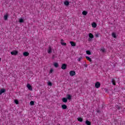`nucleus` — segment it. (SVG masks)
Here are the masks:
<instances>
[{
  "instance_id": "obj_1",
  "label": "nucleus",
  "mask_w": 125,
  "mask_h": 125,
  "mask_svg": "<svg viewBox=\"0 0 125 125\" xmlns=\"http://www.w3.org/2000/svg\"><path fill=\"white\" fill-rule=\"evenodd\" d=\"M11 55H14L15 56H16V55H18V51L17 50H14L12 52H11Z\"/></svg>"
},
{
  "instance_id": "obj_2",
  "label": "nucleus",
  "mask_w": 125,
  "mask_h": 125,
  "mask_svg": "<svg viewBox=\"0 0 125 125\" xmlns=\"http://www.w3.org/2000/svg\"><path fill=\"white\" fill-rule=\"evenodd\" d=\"M88 36L89 37V38L88 39V41L90 42L92 41V39L94 38V36H93V34H92V33H89Z\"/></svg>"
},
{
  "instance_id": "obj_3",
  "label": "nucleus",
  "mask_w": 125,
  "mask_h": 125,
  "mask_svg": "<svg viewBox=\"0 0 125 125\" xmlns=\"http://www.w3.org/2000/svg\"><path fill=\"white\" fill-rule=\"evenodd\" d=\"M69 75L71 77H74V76L76 75V72L74 70H72L69 72Z\"/></svg>"
},
{
  "instance_id": "obj_4",
  "label": "nucleus",
  "mask_w": 125,
  "mask_h": 125,
  "mask_svg": "<svg viewBox=\"0 0 125 125\" xmlns=\"http://www.w3.org/2000/svg\"><path fill=\"white\" fill-rule=\"evenodd\" d=\"M26 87H27L28 89H29V90H30L31 91H33V87H32L31 84H30L29 83L27 84L26 85Z\"/></svg>"
},
{
  "instance_id": "obj_5",
  "label": "nucleus",
  "mask_w": 125,
  "mask_h": 125,
  "mask_svg": "<svg viewBox=\"0 0 125 125\" xmlns=\"http://www.w3.org/2000/svg\"><path fill=\"white\" fill-rule=\"evenodd\" d=\"M100 85H101V84H100V83L97 82L95 84V86L96 88H99L100 87Z\"/></svg>"
},
{
  "instance_id": "obj_6",
  "label": "nucleus",
  "mask_w": 125,
  "mask_h": 125,
  "mask_svg": "<svg viewBox=\"0 0 125 125\" xmlns=\"http://www.w3.org/2000/svg\"><path fill=\"white\" fill-rule=\"evenodd\" d=\"M47 52L48 54H50V53H52V48H51V46H49Z\"/></svg>"
},
{
  "instance_id": "obj_7",
  "label": "nucleus",
  "mask_w": 125,
  "mask_h": 125,
  "mask_svg": "<svg viewBox=\"0 0 125 125\" xmlns=\"http://www.w3.org/2000/svg\"><path fill=\"white\" fill-rule=\"evenodd\" d=\"M71 3V2L69 1H64L63 2V4H64V5H65L66 6H68V5H70V3Z\"/></svg>"
},
{
  "instance_id": "obj_8",
  "label": "nucleus",
  "mask_w": 125,
  "mask_h": 125,
  "mask_svg": "<svg viewBox=\"0 0 125 125\" xmlns=\"http://www.w3.org/2000/svg\"><path fill=\"white\" fill-rule=\"evenodd\" d=\"M67 68V64L66 63H63L62 65V70H66V68Z\"/></svg>"
},
{
  "instance_id": "obj_9",
  "label": "nucleus",
  "mask_w": 125,
  "mask_h": 125,
  "mask_svg": "<svg viewBox=\"0 0 125 125\" xmlns=\"http://www.w3.org/2000/svg\"><path fill=\"white\" fill-rule=\"evenodd\" d=\"M6 90L4 88H2L0 90V95H1L2 93H4Z\"/></svg>"
},
{
  "instance_id": "obj_10",
  "label": "nucleus",
  "mask_w": 125,
  "mask_h": 125,
  "mask_svg": "<svg viewBox=\"0 0 125 125\" xmlns=\"http://www.w3.org/2000/svg\"><path fill=\"white\" fill-rule=\"evenodd\" d=\"M23 55L25 57H27V56H29V55H30V54L29 53V52L25 51L23 52Z\"/></svg>"
},
{
  "instance_id": "obj_11",
  "label": "nucleus",
  "mask_w": 125,
  "mask_h": 125,
  "mask_svg": "<svg viewBox=\"0 0 125 125\" xmlns=\"http://www.w3.org/2000/svg\"><path fill=\"white\" fill-rule=\"evenodd\" d=\"M64 42V40L63 39H61V43L62 45H64V46H66V45H67V43H66L65 42Z\"/></svg>"
},
{
  "instance_id": "obj_12",
  "label": "nucleus",
  "mask_w": 125,
  "mask_h": 125,
  "mask_svg": "<svg viewBox=\"0 0 125 125\" xmlns=\"http://www.w3.org/2000/svg\"><path fill=\"white\" fill-rule=\"evenodd\" d=\"M112 37L114 38V39H117V34L115 32H113L111 34Z\"/></svg>"
},
{
  "instance_id": "obj_13",
  "label": "nucleus",
  "mask_w": 125,
  "mask_h": 125,
  "mask_svg": "<svg viewBox=\"0 0 125 125\" xmlns=\"http://www.w3.org/2000/svg\"><path fill=\"white\" fill-rule=\"evenodd\" d=\"M70 43L71 46H76V45H77V44L76 43V42H72V41H71L70 42Z\"/></svg>"
},
{
  "instance_id": "obj_14",
  "label": "nucleus",
  "mask_w": 125,
  "mask_h": 125,
  "mask_svg": "<svg viewBox=\"0 0 125 125\" xmlns=\"http://www.w3.org/2000/svg\"><path fill=\"white\" fill-rule=\"evenodd\" d=\"M66 98L68 100H72V95H71L70 94L67 95V98Z\"/></svg>"
},
{
  "instance_id": "obj_15",
  "label": "nucleus",
  "mask_w": 125,
  "mask_h": 125,
  "mask_svg": "<svg viewBox=\"0 0 125 125\" xmlns=\"http://www.w3.org/2000/svg\"><path fill=\"white\" fill-rule=\"evenodd\" d=\"M62 101V102H63L64 103H67V102H68V99H67V98H63Z\"/></svg>"
},
{
  "instance_id": "obj_16",
  "label": "nucleus",
  "mask_w": 125,
  "mask_h": 125,
  "mask_svg": "<svg viewBox=\"0 0 125 125\" xmlns=\"http://www.w3.org/2000/svg\"><path fill=\"white\" fill-rule=\"evenodd\" d=\"M77 120L78 122H80L81 123L83 122V119L82 117H79L77 118Z\"/></svg>"
},
{
  "instance_id": "obj_17",
  "label": "nucleus",
  "mask_w": 125,
  "mask_h": 125,
  "mask_svg": "<svg viewBox=\"0 0 125 125\" xmlns=\"http://www.w3.org/2000/svg\"><path fill=\"white\" fill-rule=\"evenodd\" d=\"M62 108L63 110H66V109H67V106L66 104H62Z\"/></svg>"
},
{
  "instance_id": "obj_18",
  "label": "nucleus",
  "mask_w": 125,
  "mask_h": 125,
  "mask_svg": "<svg viewBox=\"0 0 125 125\" xmlns=\"http://www.w3.org/2000/svg\"><path fill=\"white\" fill-rule=\"evenodd\" d=\"M8 18V14L7 13L6 15H4V20L6 21L7 20Z\"/></svg>"
},
{
  "instance_id": "obj_19",
  "label": "nucleus",
  "mask_w": 125,
  "mask_h": 125,
  "mask_svg": "<svg viewBox=\"0 0 125 125\" xmlns=\"http://www.w3.org/2000/svg\"><path fill=\"white\" fill-rule=\"evenodd\" d=\"M92 27L93 28H96V27H97V24H96L95 22H93L92 23Z\"/></svg>"
},
{
  "instance_id": "obj_20",
  "label": "nucleus",
  "mask_w": 125,
  "mask_h": 125,
  "mask_svg": "<svg viewBox=\"0 0 125 125\" xmlns=\"http://www.w3.org/2000/svg\"><path fill=\"white\" fill-rule=\"evenodd\" d=\"M19 21L20 23H24V18H21L20 19Z\"/></svg>"
},
{
  "instance_id": "obj_21",
  "label": "nucleus",
  "mask_w": 125,
  "mask_h": 125,
  "mask_svg": "<svg viewBox=\"0 0 125 125\" xmlns=\"http://www.w3.org/2000/svg\"><path fill=\"white\" fill-rule=\"evenodd\" d=\"M86 59L88 60V61H89V62H92V60H91V58H90L88 56H86Z\"/></svg>"
},
{
  "instance_id": "obj_22",
  "label": "nucleus",
  "mask_w": 125,
  "mask_h": 125,
  "mask_svg": "<svg viewBox=\"0 0 125 125\" xmlns=\"http://www.w3.org/2000/svg\"><path fill=\"white\" fill-rule=\"evenodd\" d=\"M54 66L56 68H58V67H59V64L57 62H54Z\"/></svg>"
},
{
  "instance_id": "obj_23",
  "label": "nucleus",
  "mask_w": 125,
  "mask_h": 125,
  "mask_svg": "<svg viewBox=\"0 0 125 125\" xmlns=\"http://www.w3.org/2000/svg\"><path fill=\"white\" fill-rule=\"evenodd\" d=\"M112 83L113 84V85H116V81L115 79H112L111 81Z\"/></svg>"
},
{
  "instance_id": "obj_24",
  "label": "nucleus",
  "mask_w": 125,
  "mask_h": 125,
  "mask_svg": "<svg viewBox=\"0 0 125 125\" xmlns=\"http://www.w3.org/2000/svg\"><path fill=\"white\" fill-rule=\"evenodd\" d=\"M85 124L87 125H91V122H90V121H89L88 120H86L85 121Z\"/></svg>"
},
{
  "instance_id": "obj_25",
  "label": "nucleus",
  "mask_w": 125,
  "mask_h": 125,
  "mask_svg": "<svg viewBox=\"0 0 125 125\" xmlns=\"http://www.w3.org/2000/svg\"><path fill=\"white\" fill-rule=\"evenodd\" d=\"M86 54H88V55H91V52L89 50L86 51Z\"/></svg>"
},
{
  "instance_id": "obj_26",
  "label": "nucleus",
  "mask_w": 125,
  "mask_h": 125,
  "mask_svg": "<svg viewBox=\"0 0 125 125\" xmlns=\"http://www.w3.org/2000/svg\"><path fill=\"white\" fill-rule=\"evenodd\" d=\"M30 105L31 106H33L34 105H35V102L33 101H31L30 102Z\"/></svg>"
},
{
  "instance_id": "obj_27",
  "label": "nucleus",
  "mask_w": 125,
  "mask_h": 125,
  "mask_svg": "<svg viewBox=\"0 0 125 125\" xmlns=\"http://www.w3.org/2000/svg\"><path fill=\"white\" fill-rule=\"evenodd\" d=\"M115 107H116V109H117V110H121V108H122L121 106H119V105H116L115 106Z\"/></svg>"
},
{
  "instance_id": "obj_28",
  "label": "nucleus",
  "mask_w": 125,
  "mask_h": 125,
  "mask_svg": "<svg viewBox=\"0 0 125 125\" xmlns=\"http://www.w3.org/2000/svg\"><path fill=\"white\" fill-rule=\"evenodd\" d=\"M14 103H15V104H16V105H18V104H19V101H18V100H15Z\"/></svg>"
},
{
  "instance_id": "obj_29",
  "label": "nucleus",
  "mask_w": 125,
  "mask_h": 125,
  "mask_svg": "<svg viewBox=\"0 0 125 125\" xmlns=\"http://www.w3.org/2000/svg\"><path fill=\"white\" fill-rule=\"evenodd\" d=\"M82 14H83V15H86L87 14V12H86V11H83L82 12Z\"/></svg>"
},
{
  "instance_id": "obj_30",
  "label": "nucleus",
  "mask_w": 125,
  "mask_h": 125,
  "mask_svg": "<svg viewBox=\"0 0 125 125\" xmlns=\"http://www.w3.org/2000/svg\"><path fill=\"white\" fill-rule=\"evenodd\" d=\"M53 72V69H52V68H51L50 70V71L49 72V74H51Z\"/></svg>"
},
{
  "instance_id": "obj_31",
  "label": "nucleus",
  "mask_w": 125,
  "mask_h": 125,
  "mask_svg": "<svg viewBox=\"0 0 125 125\" xmlns=\"http://www.w3.org/2000/svg\"><path fill=\"white\" fill-rule=\"evenodd\" d=\"M48 85H50V86L52 85V83L51 82H49L48 83Z\"/></svg>"
},
{
  "instance_id": "obj_32",
  "label": "nucleus",
  "mask_w": 125,
  "mask_h": 125,
  "mask_svg": "<svg viewBox=\"0 0 125 125\" xmlns=\"http://www.w3.org/2000/svg\"><path fill=\"white\" fill-rule=\"evenodd\" d=\"M101 51H102V52H103L104 53V52H105V49L104 48V49H101Z\"/></svg>"
},
{
  "instance_id": "obj_33",
  "label": "nucleus",
  "mask_w": 125,
  "mask_h": 125,
  "mask_svg": "<svg viewBox=\"0 0 125 125\" xmlns=\"http://www.w3.org/2000/svg\"><path fill=\"white\" fill-rule=\"evenodd\" d=\"M82 59H83L82 57L79 58L78 59V61L79 62H80L81 61V60H82Z\"/></svg>"
},
{
  "instance_id": "obj_34",
  "label": "nucleus",
  "mask_w": 125,
  "mask_h": 125,
  "mask_svg": "<svg viewBox=\"0 0 125 125\" xmlns=\"http://www.w3.org/2000/svg\"><path fill=\"white\" fill-rule=\"evenodd\" d=\"M95 37H96V38H98V37H99V34H95Z\"/></svg>"
},
{
  "instance_id": "obj_35",
  "label": "nucleus",
  "mask_w": 125,
  "mask_h": 125,
  "mask_svg": "<svg viewBox=\"0 0 125 125\" xmlns=\"http://www.w3.org/2000/svg\"><path fill=\"white\" fill-rule=\"evenodd\" d=\"M54 58H55V55H53V56L52 57V59H54Z\"/></svg>"
},
{
  "instance_id": "obj_36",
  "label": "nucleus",
  "mask_w": 125,
  "mask_h": 125,
  "mask_svg": "<svg viewBox=\"0 0 125 125\" xmlns=\"http://www.w3.org/2000/svg\"><path fill=\"white\" fill-rule=\"evenodd\" d=\"M83 66L85 68H87V64H84Z\"/></svg>"
},
{
  "instance_id": "obj_37",
  "label": "nucleus",
  "mask_w": 125,
  "mask_h": 125,
  "mask_svg": "<svg viewBox=\"0 0 125 125\" xmlns=\"http://www.w3.org/2000/svg\"><path fill=\"white\" fill-rule=\"evenodd\" d=\"M0 61H1V59L0 58Z\"/></svg>"
},
{
  "instance_id": "obj_38",
  "label": "nucleus",
  "mask_w": 125,
  "mask_h": 125,
  "mask_svg": "<svg viewBox=\"0 0 125 125\" xmlns=\"http://www.w3.org/2000/svg\"><path fill=\"white\" fill-rule=\"evenodd\" d=\"M99 112V111H97L98 113Z\"/></svg>"
}]
</instances>
